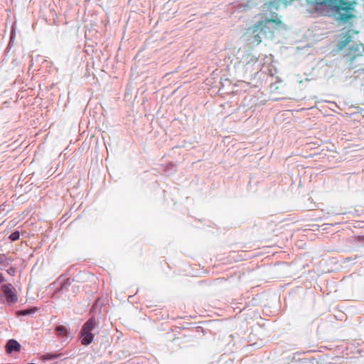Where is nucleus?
<instances>
[{"mask_svg": "<svg viewBox=\"0 0 364 364\" xmlns=\"http://www.w3.org/2000/svg\"><path fill=\"white\" fill-rule=\"evenodd\" d=\"M264 31H269V29H268L267 28H264Z\"/></svg>", "mask_w": 364, "mask_h": 364, "instance_id": "nucleus-13", "label": "nucleus"}, {"mask_svg": "<svg viewBox=\"0 0 364 364\" xmlns=\"http://www.w3.org/2000/svg\"><path fill=\"white\" fill-rule=\"evenodd\" d=\"M19 236H20L19 232L15 231L10 235L9 238L11 239V240L15 241L19 238Z\"/></svg>", "mask_w": 364, "mask_h": 364, "instance_id": "nucleus-7", "label": "nucleus"}, {"mask_svg": "<svg viewBox=\"0 0 364 364\" xmlns=\"http://www.w3.org/2000/svg\"><path fill=\"white\" fill-rule=\"evenodd\" d=\"M56 331L61 336L66 335L68 333V329L65 326H59L56 328Z\"/></svg>", "mask_w": 364, "mask_h": 364, "instance_id": "nucleus-6", "label": "nucleus"}, {"mask_svg": "<svg viewBox=\"0 0 364 364\" xmlns=\"http://www.w3.org/2000/svg\"><path fill=\"white\" fill-rule=\"evenodd\" d=\"M20 349H21L20 343L14 339H10L6 343V351L9 354L11 353L13 351L18 352L20 350Z\"/></svg>", "mask_w": 364, "mask_h": 364, "instance_id": "nucleus-5", "label": "nucleus"}, {"mask_svg": "<svg viewBox=\"0 0 364 364\" xmlns=\"http://www.w3.org/2000/svg\"><path fill=\"white\" fill-rule=\"evenodd\" d=\"M98 324L99 321L94 317L90 318L85 323L81 330V343L82 345L87 346L93 341L94 335L92 331L98 326Z\"/></svg>", "mask_w": 364, "mask_h": 364, "instance_id": "nucleus-3", "label": "nucleus"}, {"mask_svg": "<svg viewBox=\"0 0 364 364\" xmlns=\"http://www.w3.org/2000/svg\"><path fill=\"white\" fill-rule=\"evenodd\" d=\"M4 281V278L3 275L0 273V283L3 282Z\"/></svg>", "mask_w": 364, "mask_h": 364, "instance_id": "nucleus-12", "label": "nucleus"}, {"mask_svg": "<svg viewBox=\"0 0 364 364\" xmlns=\"http://www.w3.org/2000/svg\"><path fill=\"white\" fill-rule=\"evenodd\" d=\"M316 10L318 9V7L328 6L331 11L335 12L337 19L342 22H347L355 17L353 14L354 4L345 0H324L316 2Z\"/></svg>", "mask_w": 364, "mask_h": 364, "instance_id": "nucleus-2", "label": "nucleus"}, {"mask_svg": "<svg viewBox=\"0 0 364 364\" xmlns=\"http://www.w3.org/2000/svg\"><path fill=\"white\" fill-rule=\"evenodd\" d=\"M6 301L15 303L17 301V296L14 291L13 286L11 284H4L1 287Z\"/></svg>", "mask_w": 364, "mask_h": 364, "instance_id": "nucleus-4", "label": "nucleus"}, {"mask_svg": "<svg viewBox=\"0 0 364 364\" xmlns=\"http://www.w3.org/2000/svg\"><path fill=\"white\" fill-rule=\"evenodd\" d=\"M8 264L7 259L4 255H0V264Z\"/></svg>", "mask_w": 364, "mask_h": 364, "instance_id": "nucleus-9", "label": "nucleus"}, {"mask_svg": "<svg viewBox=\"0 0 364 364\" xmlns=\"http://www.w3.org/2000/svg\"><path fill=\"white\" fill-rule=\"evenodd\" d=\"M15 268L14 267H10L8 270H7V272L10 274V275H14L15 274Z\"/></svg>", "mask_w": 364, "mask_h": 364, "instance_id": "nucleus-10", "label": "nucleus"}, {"mask_svg": "<svg viewBox=\"0 0 364 364\" xmlns=\"http://www.w3.org/2000/svg\"><path fill=\"white\" fill-rule=\"evenodd\" d=\"M278 24L275 21L271 19L258 22L247 29L245 33L246 39L251 44L259 45L262 38H272L273 37Z\"/></svg>", "mask_w": 364, "mask_h": 364, "instance_id": "nucleus-1", "label": "nucleus"}, {"mask_svg": "<svg viewBox=\"0 0 364 364\" xmlns=\"http://www.w3.org/2000/svg\"><path fill=\"white\" fill-rule=\"evenodd\" d=\"M350 37H347L345 41H343L342 43H341V48L343 46H345L348 42H350Z\"/></svg>", "mask_w": 364, "mask_h": 364, "instance_id": "nucleus-11", "label": "nucleus"}, {"mask_svg": "<svg viewBox=\"0 0 364 364\" xmlns=\"http://www.w3.org/2000/svg\"><path fill=\"white\" fill-rule=\"evenodd\" d=\"M34 312H35V309H28V310L21 311H19L18 314H19V315H21V316H26V315L33 314Z\"/></svg>", "mask_w": 364, "mask_h": 364, "instance_id": "nucleus-8", "label": "nucleus"}]
</instances>
